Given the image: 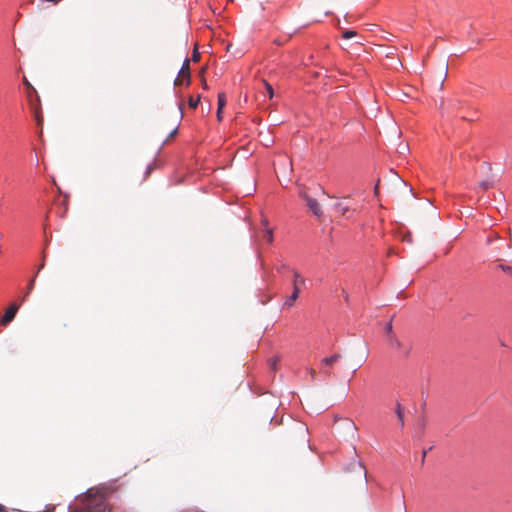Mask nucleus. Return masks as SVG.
I'll use <instances>...</instances> for the list:
<instances>
[{
	"instance_id": "nucleus-1",
	"label": "nucleus",
	"mask_w": 512,
	"mask_h": 512,
	"mask_svg": "<svg viewBox=\"0 0 512 512\" xmlns=\"http://www.w3.org/2000/svg\"><path fill=\"white\" fill-rule=\"evenodd\" d=\"M191 83V77H190V62L189 59H185L177 78L174 81L175 86H180L185 84L186 86H189Z\"/></svg>"
},
{
	"instance_id": "nucleus-2",
	"label": "nucleus",
	"mask_w": 512,
	"mask_h": 512,
	"mask_svg": "<svg viewBox=\"0 0 512 512\" xmlns=\"http://www.w3.org/2000/svg\"><path fill=\"white\" fill-rule=\"evenodd\" d=\"M387 341L391 348L403 352L404 355H408L410 349L404 347V345L401 343V341L397 338L395 334H391L389 337H387Z\"/></svg>"
},
{
	"instance_id": "nucleus-3",
	"label": "nucleus",
	"mask_w": 512,
	"mask_h": 512,
	"mask_svg": "<svg viewBox=\"0 0 512 512\" xmlns=\"http://www.w3.org/2000/svg\"><path fill=\"white\" fill-rule=\"evenodd\" d=\"M18 309L19 306L17 304H11L4 313V315L2 316L0 323L2 325H7L8 323H10L14 319Z\"/></svg>"
},
{
	"instance_id": "nucleus-4",
	"label": "nucleus",
	"mask_w": 512,
	"mask_h": 512,
	"mask_svg": "<svg viewBox=\"0 0 512 512\" xmlns=\"http://www.w3.org/2000/svg\"><path fill=\"white\" fill-rule=\"evenodd\" d=\"M484 168L490 175L486 180L479 183V187L483 190H488L494 186V175L492 174V166L489 163H484Z\"/></svg>"
},
{
	"instance_id": "nucleus-5",
	"label": "nucleus",
	"mask_w": 512,
	"mask_h": 512,
	"mask_svg": "<svg viewBox=\"0 0 512 512\" xmlns=\"http://www.w3.org/2000/svg\"><path fill=\"white\" fill-rule=\"evenodd\" d=\"M306 204L309 209L317 216L320 217L322 215V210L318 201L309 196H305Z\"/></svg>"
},
{
	"instance_id": "nucleus-6",
	"label": "nucleus",
	"mask_w": 512,
	"mask_h": 512,
	"mask_svg": "<svg viewBox=\"0 0 512 512\" xmlns=\"http://www.w3.org/2000/svg\"><path fill=\"white\" fill-rule=\"evenodd\" d=\"M299 293H300V287L295 286V289L293 288L292 294L286 298L284 306L287 308L292 307L294 305V302L297 300Z\"/></svg>"
},
{
	"instance_id": "nucleus-7",
	"label": "nucleus",
	"mask_w": 512,
	"mask_h": 512,
	"mask_svg": "<svg viewBox=\"0 0 512 512\" xmlns=\"http://www.w3.org/2000/svg\"><path fill=\"white\" fill-rule=\"evenodd\" d=\"M334 209L337 213L342 216L348 217V213L351 211V208L343 202H337L334 204Z\"/></svg>"
},
{
	"instance_id": "nucleus-8",
	"label": "nucleus",
	"mask_w": 512,
	"mask_h": 512,
	"mask_svg": "<svg viewBox=\"0 0 512 512\" xmlns=\"http://www.w3.org/2000/svg\"><path fill=\"white\" fill-rule=\"evenodd\" d=\"M341 359V354L336 353L330 357L322 359L321 364L324 366H332Z\"/></svg>"
},
{
	"instance_id": "nucleus-9",
	"label": "nucleus",
	"mask_w": 512,
	"mask_h": 512,
	"mask_svg": "<svg viewBox=\"0 0 512 512\" xmlns=\"http://www.w3.org/2000/svg\"><path fill=\"white\" fill-rule=\"evenodd\" d=\"M93 512H110L108 505L104 501H100L96 503L94 506H91Z\"/></svg>"
},
{
	"instance_id": "nucleus-10",
	"label": "nucleus",
	"mask_w": 512,
	"mask_h": 512,
	"mask_svg": "<svg viewBox=\"0 0 512 512\" xmlns=\"http://www.w3.org/2000/svg\"><path fill=\"white\" fill-rule=\"evenodd\" d=\"M305 283V279L297 272L294 271L293 273V288L299 287L300 285H303Z\"/></svg>"
},
{
	"instance_id": "nucleus-11",
	"label": "nucleus",
	"mask_w": 512,
	"mask_h": 512,
	"mask_svg": "<svg viewBox=\"0 0 512 512\" xmlns=\"http://www.w3.org/2000/svg\"><path fill=\"white\" fill-rule=\"evenodd\" d=\"M395 413L398 417L400 425L404 426V411H403V407L401 406L400 403L396 404Z\"/></svg>"
},
{
	"instance_id": "nucleus-12",
	"label": "nucleus",
	"mask_w": 512,
	"mask_h": 512,
	"mask_svg": "<svg viewBox=\"0 0 512 512\" xmlns=\"http://www.w3.org/2000/svg\"><path fill=\"white\" fill-rule=\"evenodd\" d=\"M263 239L266 240L269 244L273 242V229L266 228L263 230Z\"/></svg>"
},
{
	"instance_id": "nucleus-13",
	"label": "nucleus",
	"mask_w": 512,
	"mask_h": 512,
	"mask_svg": "<svg viewBox=\"0 0 512 512\" xmlns=\"http://www.w3.org/2000/svg\"><path fill=\"white\" fill-rule=\"evenodd\" d=\"M226 105V96L224 93L218 94V108L223 109Z\"/></svg>"
},
{
	"instance_id": "nucleus-14",
	"label": "nucleus",
	"mask_w": 512,
	"mask_h": 512,
	"mask_svg": "<svg viewBox=\"0 0 512 512\" xmlns=\"http://www.w3.org/2000/svg\"><path fill=\"white\" fill-rule=\"evenodd\" d=\"M357 35V32L354 30H345L342 33V37L345 39H351Z\"/></svg>"
},
{
	"instance_id": "nucleus-15",
	"label": "nucleus",
	"mask_w": 512,
	"mask_h": 512,
	"mask_svg": "<svg viewBox=\"0 0 512 512\" xmlns=\"http://www.w3.org/2000/svg\"><path fill=\"white\" fill-rule=\"evenodd\" d=\"M200 101V96H198L196 99H194L192 96L189 98L188 103L189 107L192 109H195L198 106V103Z\"/></svg>"
},
{
	"instance_id": "nucleus-16",
	"label": "nucleus",
	"mask_w": 512,
	"mask_h": 512,
	"mask_svg": "<svg viewBox=\"0 0 512 512\" xmlns=\"http://www.w3.org/2000/svg\"><path fill=\"white\" fill-rule=\"evenodd\" d=\"M264 85H265V89H266V91H267V93L269 95V98H272L273 95H274V91H273L272 86L268 82H266V81H264Z\"/></svg>"
},
{
	"instance_id": "nucleus-17",
	"label": "nucleus",
	"mask_w": 512,
	"mask_h": 512,
	"mask_svg": "<svg viewBox=\"0 0 512 512\" xmlns=\"http://www.w3.org/2000/svg\"><path fill=\"white\" fill-rule=\"evenodd\" d=\"M385 332H386V337H389L391 334H394L393 326H392V321L387 323V325L385 327Z\"/></svg>"
},
{
	"instance_id": "nucleus-18",
	"label": "nucleus",
	"mask_w": 512,
	"mask_h": 512,
	"mask_svg": "<svg viewBox=\"0 0 512 512\" xmlns=\"http://www.w3.org/2000/svg\"><path fill=\"white\" fill-rule=\"evenodd\" d=\"M200 59V53L198 52L197 47L194 48L193 54H192V61L197 62Z\"/></svg>"
},
{
	"instance_id": "nucleus-19",
	"label": "nucleus",
	"mask_w": 512,
	"mask_h": 512,
	"mask_svg": "<svg viewBox=\"0 0 512 512\" xmlns=\"http://www.w3.org/2000/svg\"><path fill=\"white\" fill-rule=\"evenodd\" d=\"M34 283H35V277L32 278L27 286V293H26V296L32 291V289L34 288Z\"/></svg>"
},
{
	"instance_id": "nucleus-20",
	"label": "nucleus",
	"mask_w": 512,
	"mask_h": 512,
	"mask_svg": "<svg viewBox=\"0 0 512 512\" xmlns=\"http://www.w3.org/2000/svg\"><path fill=\"white\" fill-rule=\"evenodd\" d=\"M307 371H308L309 375L311 376V379L314 381L316 378V371L313 368H308Z\"/></svg>"
},
{
	"instance_id": "nucleus-21",
	"label": "nucleus",
	"mask_w": 512,
	"mask_h": 512,
	"mask_svg": "<svg viewBox=\"0 0 512 512\" xmlns=\"http://www.w3.org/2000/svg\"><path fill=\"white\" fill-rule=\"evenodd\" d=\"M23 83H24V85H25L28 89H31V90H33V91H34L33 86H32V85H31V83L27 80V78H26V77H24V78H23Z\"/></svg>"
},
{
	"instance_id": "nucleus-22",
	"label": "nucleus",
	"mask_w": 512,
	"mask_h": 512,
	"mask_svg": "<svg viewBox=\"0 0 512 512\" xmlns=\"http://www.w3.org/2000/svg\"><path fill=\"white\" fill-rule=\"evenodd\" d=\"M222 110L223 109L217 108V119H218V121L222 120V116H221Z\"/></svg>"
},
{
	"instance_id": "nucleus-23",
	"label": "nucleus",
	"mask_w": 512,
	"mask_h": 512,
	"mask_svg": "<svg viewBox=\"0 0 512 512\" xmlns=\"http://www.w3.org/2000/svg\"><path fill=\"white\" fill-rule=\"evenodd\" d=\"M262 225H263L264 229L269 228L268 227V219L267 218H263L262 219Z\"/></svg>"
},
{
	"instance_id": "nucleus-24",
	"label": "nucleus",
	"mask_w": 512,
	"mask_h": 512,
	"mask_svg": "<svg viewBox=\"0 0 512 512\" xmlns=\"http://www.w3.org/2000/svg\"><path fill=\"white\" fill-rule=\"evenodd\" d=\"M321 372L325 375V376H330L331 372L329 369H322Z\"/></svg>"
},
{
	"instance_id": "nucleus-25",
	"label": "nucleus",
	"mask_w": 512,
	"mask_h": 512,
	"mask_svg": "<svg viewBox=\"0 0 512 512\" xmlns=\"http://www.w3.org/2000/svg\"><path fill=\"white\" fill-rule=\"evenodd\" d=\"M0 512H8V509L4 505L0 504Z\"/></svg>"
},
{
	"instance_id": "nucleus-26",
	"label": "nucleus",
	"mask_w": 512,
	"mask_h": 512,
	"mask_svg": "<svg viewBox=\"0 0 512 512\" xmlns=\"http://www.w3.org/2000/svg\"><path fill=\"white\" fill-rule=\"evenodd\" d=\"M276 364H277V361H276V360H272V361H271V367H272V369H274V370L276 369Z\"/></svg>"
},
{
	"instance_id": "nucleus-27",
	"label": "nucleus",
	"mask_w": 512,
	"mask_h": 512,
	"mask_svg": "<svg viewBox=\"0 0 512 512\" xmlns=\"http://www.w3.org/2000/svg\"><path fill=\"white\" fill-rule=\"evenodd\" d=\"M286 268H287L286 265H282L281 267L278 268V270L281 271V270H284Z\"/></svg>"
},
{
	"instance_id": "nucleus-28",
	"label": "nucleus",
	"mask_w": 512,
	"mask_h": 512,
	"mask_svg": "<svg viewBox=\"0 0 512 512\" xmlns=\"http://www.w3.org/2000/svg\"><path fill=\"white\" fill-rule=\"evenodd\" d=\"M44 267V262H42L38 268V271Z\"/></svg>"
},
{
	"instance_id": "nucleus-29",
	"label": "nucleus",
	"mask_w": 512,
	"mask_h": 512,
	"mask_svg": "<svg viewBox=\"0 0 512 512\" xmlns=\"http://www.w3.org/2000/svg\"><path fill=\"white\" fill-rule=\"evenodd\" d=\"M202 84H203V87H204V88H207V83H206V81H205V80H203V83H202Z\"/></svg>"
},
{
	"instance_id": "nucleus-30",
	"label": "nucleus",
	"mask_w": 512,
	"mask_h": 512,
	"mask_svg": "<svg viewBox=\"0 0 512 512\" xmlns=\"http://www.w3.org/2000/svg\"><path fill=\"white\" fill-rule=\"evenodd\" d=\"M374 192H375V193H378V184L375 186V188H374Z\"/></svg>"
},
{
	"instance_id": "nucleus-31",
	"label": "nucleus",
	"mask_w": 512,
	"mask_h": 512,
	"mask_svg": "<svg viewBox=\"0 0 512 512\" xmlns=\"http://www.w3.org/2000/svg\"><path fill=\"white\" fill-rule=\"evenodd\" d=\"M426 453H427L426 451H424V452L422 453V457H423V459L426 457Z\"/></svg>"
}]
</instances>
